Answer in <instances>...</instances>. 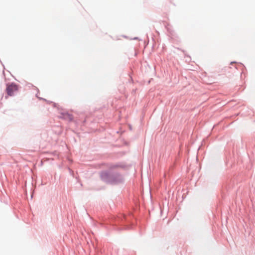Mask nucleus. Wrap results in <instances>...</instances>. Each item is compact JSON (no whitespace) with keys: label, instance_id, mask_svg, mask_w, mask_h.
Wrapping results in <instances>:
<instances>
[{"label":"nucleus","instance_id":"obj_1","mask_svg":"<svg viewBox=\"0 0 255 255\" xmlns=\"http://www.w3.org/2000/svg\"><path fill=\"white\" fill-rule=\"evenodd\" d=\"M18 86L14 84L7 85L6 92L8 96H14L15 93L18 91Z\"/></svg>","mask_w":255,"mask_h":255}]
</instances>
